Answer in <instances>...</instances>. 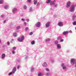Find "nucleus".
<instances>
[{"label":"nucleus","instance_id":"1","mask_svg":"<svg viewBox=\"0 0 76 76\" xmlns=\"http://www.w3.org/2000/svg\"><path fill=\"white\" fill-rule=\"evenodd\" d=\"M61 66L62 67V69L64 70H67V65L65 64H62Z\"/></svg>","mask_w":76,"mask_h":76},{"label":"nucleus","instance_id":"2","mask_svg":"<svg viewBox=\"0 0 76 76\" xmlns=\"http://www.w3.org/2000/svg\"><path fill=\"white\" fill-rule=\"evenodd\" d=\"M75 5L72 4L71 6V8L70 9V11L72 12H74L75 11Z\"/></svg>","mask_w":76,"mask_h":76},{"label":"nucleus","instance_id":"3","mask_svg":"<svg viewBox=\"0 0 76 76\" xmlns=\"http://www.w3.org/2000/svg\"><path fill=\"white\" fill-rule=\"evenodd\" d=\"M24 39H25V37L23 36H22L21 38H19L18 39V41L19 42H22Z\"/></svg>","mask_w":76,"mask_h":76},{"label":"nucleus","instance_id":"4","mask_svg":"<svg viewBox=\"0 0 76 76\" xmlns=\"http://www.w3.org/2000/svg\"><path fill=\"white\" fill-rule=\"evenodd\" d=\"M70 5H71V2L69 1L66 3V7L67 8H69L70 6Z\"/></svg>","mask_w":76,"mask_h":76},{"label":"nucleus","instance_id":"5","mask_svg":"<svg viewBox=\"0 0 76 76\" xmlns=\"http://www.w3.org/2000/svg\"><path fill=\"white\" fill-rule=\"evenodd\" d=\"M58 26L60 27H62L63 26V23L61 22H59L58 24Z\"/></svg>","mask_w":76,"mask_h":76},{"label":"nucleus","instance_id":"6","mask_svg":"<svg viewBox=\"0 0 76 76\" xmlns=\"http://www.w3.org/2000/svg\"><path fill=\"white\" fill-rule=\"evenodd\" d=\"M75 61L76 60L75 59H72L71 60V63L72 64H74L75 63Z\"/></svg>","mask_w":76,"mask_h":76},{"label":"nucleus","instance_id":"7","mask_svg":"<svg viewBox=\"0 0 76 76\" xmlns=\"http://www.w3.org/2000/svg\"><path fill=\"white\" fill-rule=\"evenodd\" d=\"M36 27H37V28H39V27H40L41 26V23L39 22H37L36 24Z\"/></svg>","mask_w":76,"mask_h":76},{"label":"nucleus","instance_id":"8","mask_svg":"<svg viewBox=\"0 0 76 76\" xmlns=\"http://www.w3.org/2000/svg\"><path fill=\"white\" fill-rule=\"evenodd\" d=\"M16 71V67H14L12 69V72L13 73V74L15 73V72Z\"/></svg>","mask_w":76,"mask_h":76},{"label":"nucleus","instance_id":"9","mask_svg":"<svg viewBox=\"0 0 76 76\" xmlns=\"http://www.w3.org/2000/svg\"><path fill=\"white\" fill-rule=\"evenodd\" d=\"M18 11V9L17 8H14L12 10V12L13 13H15V12Z\"/></svg>","mask_w":76,"mask_h":76},{"label":"nucleus","instance_id":"10","mask_svg":"<svg viewBox=\"0 0 76 76\" xmlns=\"http://www.w3.org/2000/svg\"><path fill=\"white\" fill-rule=\"evenodd\" d=\"M46 27L47 28H48L50 26V22H48V23H47L46 24Z\"/></svg>","mask_w":76,"mask_h":76},{"label":"nucleus","instance_id":"11","mask_svg":"<svg viewBox=\"0 0 76 76\" xmlns=\"http://www.w3.org/2000/svg\"><path fill=\"white\" fill-rule=\"evenodd\" d=\"M1 58L2 59H4L6 57V55L4 53H3L1 55Z\"/></svg>","mask_w":76,"mask_h":76},{"label":"nucleus","instance_id":"12","mask_svg":"<svg viewBox=\"0 0 76 76\" xmlns=\"http://www.w3.org/2000/svg\"><path fill=\"white\" fill-rule=\"evenodd\" d=\"M42 66L43 67H47V63L45 62L42 64Z\"/></svg>","mask_w":76,"mask_h":76},{"label":"nucleus","instance_id":"13","mask_svg":"<svg viewBox=\"0 0 76 76\" xmlns=\"http://www.w3.org/2000/svg\"><path fill=\"white\" fill-rule=\"evenodd\" d=\"M55 0H54L53 1H51L50 3V5H54L55 3H54V2L55 1Z\"/></svg>","mask_w":76,"mask_h":76},{"label":"nucleus","instance_id":"14","mask_svg":"<svg viewBox=\"0 0 76 76\" xmlns=\"http://www.w3.org/2000/svg\"><path fill=\"white\" fill-rule=\"evenodd\" d=\"M68 33H69V31H64L63 33V34L64 35H66L67 34H68Z\"/></svg>","mask_w":76,"mask_h":76},{"label":"nucleus","instance_id":"15","mask_svg":"<svg viewBox=\"0 0 76 76\" xmlns=\"http://www.w3.org/2000/svg\"><path fill=\"white\" fill-rule=\"evenodd\" d=\"M57 48L58 49H60V48H61V45L60 44L57 45Z\"/></svg>","mask_w":76,"mask_h":76},{"label":"nucleus","instance_id":"16","mask_svg":"<svg viewBox=\"0 0 76 76\" xmlns=\"http://www.w3.org/2000/svg\"><path fill=\"white\" fill-rule=\"evenodd\" d=\"M4 8L5 9H9V5H6L4 6Z\"/></svg>","mask_w":76,"mask_h":76},{"label":"nucleus","instance_id":"17","mask_svg":"<svg viewBox=\"0 0 76 76\" xmlns=\"http://www.w3.org/2000/svg\"><path fill=\"white\" fill-rule=\"evenodd\" d=\"M76 18V15L74 14L72 16V20H75V19Z\"/></svg>","mask_w":76,"mask_h":76},{"label":"nucleus","instance_id":"18","mask_svg":"<svg viewBox=\"0 0 76 76\" xmlns=\"http://www.w3.org/2000/svg\"><path fill=\"white\" fill-rule=\"evenodd\" d=\"M33 11L34 10H33L32 8L31 7L29 9V12H33Z\"/></svg>","mask_w":76,"mask_h":76},{"label":"nucleus","instance_id":"19","mask_svg":"<svg viewBox=\"0 0 76 76\" xmlns=\"http://www.w3.org/2000/svg\"><path fill=\"white\" fill-rule=\"evenodd\" d=\"M34 70L35 68H31V72H34Z\"/></svg>","mask_w":76,"mask_h":76},{"label":"nucleus","instance_id":"20","mask_svg":"<svg viewBox=\"0 0 76 76\" xmlns=\"http://www.w3.org/2000/svg\"><path fill=\"white\" fill-rule=\"evenodd\" d=\"M50 72H47L45 74L46 76H50Z\"/></svg>","mask_w":76,"mask_h":76},{"label":"nucleus","instance_id":"21","mask_svg":"<svg viewBox=\"0 0 76 76\" xmlns=\"http://www.w3.org/2000/svg\"><path fill=\"white\" fill-rule=\"evenodd\" d=\"M61 39H62V38L61 36H59L57 38V39H58V40H60Z\"/></svg>","mask_w":76,"mask_h":76},{"label":"nucleus","instance_id":"22","mask_svg":"<svg viewBox=\"0 0 76 76\" xmlns=\"http://www.w3.org/2000/svg\"><path fill=\"white\" fill-rule=\"evenodd\" d=\"M51 2V0H47V1L46 2V3L47 4H48L50 3Z\"/></svg>","mask_w":76,"mask_h":76},{"label":"nucleus","instance_id":"23","mask_svg":"<svg viewBox=\"0 0 76 76\" xmlns=\"http://www.w3.org/2000/svg\"><path fill=\"white\" fill-rule=\"evenodd\" d=\"M42 76V74L41 72H39L38 74V76Z\"/></svg>","mask_w":76,"mask_h":76},{"label":"nucleus","instance_id":"24","mask_svg":"<svg viewBox=\"0 0 76 76\" xmlns=\"http://www.w3.org/2000/svg\"><path fill=\"white\" fill-rule=\"evenodd\" d=\"M34 4H37V0H34Z\"/></svg>","mask_w":76,"mask_h":76},{"label":"nucleus","instance_id":"25","mask_svg":"<svg viewBox=\"0 0 76 76\" xmlns=\"http://www.w3.org/2000/svg\"><path fill=\"white\" fill-rule=\"evenodd\" d=\"M4 3V1L3 0H0V4H3Z\"/></svg>","mask_w":76,"mask_h":76},{"label":"nucleus","instance_id":"26","mask_svg":"<svg viewBox=\"0 0 76 76\" xmlns=\"http://www.w3.org/2000/svg\"><path fill=\"white\" fill-rule=\"evenodd\" d=\"M58 41H55V44L56 45H58Z\"/></svg>","mask_w":76,"mask_h":76},{"label":"nucleus","instance_id":"27","mask_svg":"<svg viewBox=\"0 0 76 76\" xmlns=\"http://www.w3.org/2000/svg\"><path fill=\"white\" fill-rule=\"evenodd\" d=\"M23 8L24 10H26V9H27V7H26V6L24 5L23 6Z\"/></svg>","mask_w":76,"mask_h":76},{"label":"nucleus","instance_id":"28","mask_svg":"<svg viewBox=\"0 0 76 76\" xmlns=\"http://www.w3.org/2000/svg\"><path fill=\"white\" fill-rule=\"evenodd\" d=\"M45 41L46 42H48L50 41V39H45Z\"/></svg>","mask_w":76,"mask_h":76},{"label":"nucleus","instance_id":"29","mask_svg":"<svg viewBox=\"0 0 76 76\" xmlns=\"http://www.w3.org/2000/svg\"><path fill=\"white\" fill-rule=\"evenodd\" d=\"M14 37H16L17 35L16 33H14L13 34Z\"/></svg>","mask_w":76,"mask_h":76},{"label":"nucleus","instance_id":"30","mask_svg":"<svg viewBox=\"0 0 76 76\" xmlns=\"http://www.w3.org/2000/svg\"><path fill=\"white\" fill-rule=\"evenodd\" d=\"M45 70L46 71H47V72H50V69L48 68H46Z\"/></svg>","mask_w":76,"mask_h":76},{"label":"nucleus","instance_id":"31","mask_svg":"<svg viewBox=\"0 0 76 76\" xmlns=\"http://www.w3.org/2000/svg\"><path fill=\"white\" fill-rule=\"evenodd\" d=\"M12 74H13V73L12 72L8 74V75L9 76H11L12 75Z\"/></svg>","mask_w":76,"mask_h":76},{"label":"nucleus","instance_id":"32","mask_svg":"<svg viewBox=\"0 0 76 76\" xmlns=\"http://www.w3.org/2000/svg\"><path fill=\"white\" fill-rule=\"evenodd\" d=\"M20 26H18L16 28V29L17 30H18V29H19V28H20Z\"/></svg>","mask_w":76,"mask_h":76},{"label":"nucleus","instance_id":"33","mask_svg":"<svg viewBox=\"0 0 76 76\" xmlns=\"http://www.w3.org/2000/svg\"><path fill=\"white\" fill-rule=\"evenodd\" d=\"M54 5L55 7H57L58 6V4H54Z\"/></svg>","mask_w":76,"mask_h":76},{"label":"nucleus","instance_id":"34","mask_svg":"<svg viewBox=\"0 0 76 76\" xmlns=\"http://www.w3.org/2000/svg\"><path fill=\"white\" fill-rule=\"evenodd\" d=\"M1 17L2 18H4L5 17V15H4L3 14L2 15H1Z\"/></svg>","mask_w":76,"mask_h":76},{"label":"nucleus","instance_id":"35","mask_svg":"<svg viewBox=\"0 0 76 76\" xmlns=\"http://www.w3.org/2000/svg\"><path fill=\"white\" fill-rule=\"evenodd\" d=\"M31 43L32 45H34V44H35V42L34 41H33L31 42Z\"/></svg>","mask_w":76,"mask_h":76},{"label":"nucleus","instance_id":"36","mask_svg":"<svg viewBox=\"0 0 76 76\" xmlns=\"http://www.w3.org/2000/svg\"><path fill=\"white\" fill-rule=\"evenodd\" d=\"M16 48V47L15 46L12 48V50H15Z\"/></svg>","mask_w":76,"mask_h":76},{"label":"nucleus","instance_id":"37","mask_svg":"<svg viewBox=\"0 0 76 76\" xmlns=\"http://www.w3.org/2000/svg\"><path fill=\"white\" fill-rule=\"evenodd\" d=\"M72 24L73 25H76V22H74L72 23Z\"/></svg>","mask_w":76,"mask_h":76},{"label":"nucleus","instance_id":"38","mask_svg":"<svg viewBox=\"0 0 76 76\" xmlns=\"http://www.w3.org/2000/svg\"><path fill=\"white\" fill-rule=\"evenodd\" d=\"M51 62L52 63H53L54 62V60L53 59H52L51 61Z\"/></svg>","mask_w":76,"mask_h":76},{"label":"nucleus","instance_id":"39","mask_svg":"<svg viewBox=\"0 0 76 76\" xmlns=\"http://www.w3.org/2000/svg\"><path fill=\"white\" fill-rule=\"evenodd\" d=\"M25 60H27V59H28V56H25Z\"/></svg>","mask_w":76,"mask_h":76},{"label":"nucleus","instance_id":"40","mask_svg":"<svg viewBox=\"0 0 76 76\" xmlns=\"http://www.w3.org/2000/svg\"><path fill=\"white\" fill-rule=\"evenodd\" d=\"M12 53L13 54H15V51L14 50H12Z\"/></svg>","mask_w":76,"mask_h":76},{"label":"nucleus","instance_id":"41","mask_svg":"<svg viewBox=\"0 0 76 76\" xmlns=\"http://www.w3.org/2000/svg\"><path fill=\"white\" fill-rule=\"evenodd\" d=\"M23 23L25 26H26V25H27V23H26V22H24Z\"/></svg>","mask_w":76,"mask_h":76},{"label":"nucleus","instance_id":"42","mask_svg":"<svg viewBox=\"0 0 76 76\" xmlns=\"http://www.w3.org/2000/svg\"><path fill=\"white\" fill-rule=\"evenodd\" d=\"M32 34H33V32H31L30 33L29 35H32Z\"/></svg>","mask_w":76,"mask_h":76},{"label":"nucleus","instance_id":"43","mask_svg":"<svg viewBox=\"0 0 76 76\" xmlns=\"http://www.w3.org/2000/svg\"><path fill=\"white\" fill-rule=\"evenodd\" d=\"M60 41L61 42H63V41H64V40H63V39H61L60 40Z\"/></svg>","mask_w":76,"mask_h":76},{"label":"nucleus","instance_id":"44","mask_svg":"<svg viewBox=\"0 0 76 76\" xmlns=\"http://www.w3.org/2000/svg\"><path fill=\"white\" fill-rule=\"evenodd\" d=\"M21 20H22V21H23V22H24L25 20V19H24L23 18L21 19Z\"/></svg>","mask_w":76,"mask_h":76},{"label":"nucleus","instance_id":"45","mask_svg":"<svg viewBox=\"0 0 76 76\" xmlns=\"http://www.w3.org/2000/svg\"><path fill=\"white\" fill-rule=\"evenodd\" d=\"M28 3H31V0H28Z\"/></svg>","mask_w":76,"mask_h":76},{"label":"nucleus","instance_id":"46","mask_svg":"<svg viewBox=\"0 0 76 76\" xmlns=\"http://www.w3.org/2000/svg\"><path fill=\"white\" fill-rule=\"evenodd\" d=\"M7 45H10V42H7Z\"/></svg>","mask_w":76,"mask_h":76},{"label":"nucleus","instance_id":"47","mask_svg":"<svg viewBox=\"0 0 76 76\" xmlns=\"http://www.w3.org/2000/svg\"><path fill=\"white\" fill-rule=\"evenodd\" d=\"M19 67H20V66H18L17 67V69H19Z\"/></svg>","mask_w":76,"mask_h":76},{"label":"nucleus","instance_id":"48","mask_svg":"<svg viewBox=\"0 0 76 76\" xmlns=\"http://www.w3.org/2000/svg\"><path fill=\"white\" fill-rule=\"evenodd\" d=\"M26 21H27V22H29V20L28 19H26Z\"/></svg>","mask_w":76,"mask_h":76},{"label":"nucleus","instance_id":"49","mask_svg":"<svg viewBox=\"0 0 76 76\" xmlns=\"http://www.w3.org/2000/svg\"><path fill=\"white\" fill-rule=\"evenodd\" d=\"M69 33H72V31L71 30H70L69 31Z\"/></svg>","mask_w":76,"mask_h":76},{"label":"nucleus","instance_id":"50","mask_svg":"<svg viewBox=\"0 0 76 76\" xmlns=\"http://www.w3.org/2000/svg\"><path fill=\"white\" fill-rule=\"evenodd\" d=\"M28 29V27H26V30L27 31Z\"/></svg>","mask_w":76,"mask_h":76},{"label":"nucleus","instance_id":"51","mask_svg":"<svg viewBox=\"0 0 76 76\" xmlns=\"http://www.w3.org/2000/svg\"><path fill=\"white\" fill-rule=\"evenodd\" d=\"M14 41V39H12L11 41V42H12L13 41Z\"/></svg>","mask_w":76,"mask_h":76},{"label":"nucleus","instance_id":"52","mask_svg":"<svg viewBox=\"0 0 76 76\" xmlns=\"http://www.w3.org/2000/svg\"><path fill=\"white\" fill-rule=\"evenodd\" d=\"M6 20H5L4 21V23H6Z\"/></svg>","mask_w":76,"mask_h":76},{"label":"nucleus","instance_id":"53","mask_svg":"<svg viewBox=\"0 0 76 76\" xmlns=\"http://www.w3.org/2000/svg\"><path fill=\"white\" fill-rule=\"evenodd\" d=\"M1 40L0 39V41H1Z\"/></svg>","mask_w":76,"mask_h":76},{"label":"nucleus","instance_id":"54","mask_svg":"<svg viewBox=\"0 0 76 76\" xmlns=\"http://www.w3.org/2000/svg\"><path fill=\"white\" fill-rule=\"evenodd\" d=\"M75 29H76V27L75 28Z\"/></svg>","mask_w":76,"mask_h":76}]
</instances>
